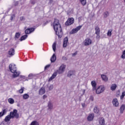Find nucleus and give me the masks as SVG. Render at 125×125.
<instances>
[{"label": "nucleus", "mask_w": 125, "mask_h": 125, "mask_svg": "<svg viewBox=\"0 0 125 125\" xmlns=\"http://www.w3.org/2000/svg\"><path fill=\"white\" fill-rule=\"evenodd\" d=\"M53 27L54 31L56 32L57 36H58L59 38H62L63 32H62V28H61V25L59 23V21L58 20L55 19L53 23Z\"/></svg>", "instance_id": "f257e3e1"}, {"label": "nucleus", "mask_w": 125, "mask_h": 125, "mask_svg": "<svg viewBox=\"0 0 125 125\" xmlns=\"http://www.w3.org/2000/svg\"><path fill=\"white\" fill-rule=\"evenodd\" d=\"M9 68L10 72L13 73V77L17 78L20 75V72L17 71V68H16V65L13 64H10L9 65Z\"/></svg>", "instance_id": "f03ea898"}, {"label": "nucleus", "mask_w": 125, "mask_h": 125, "mask_svg": "<svg viewBox=\"0 0 125 125\" xmlns=\"http://www.w3.org/2000/svg\"><path fill=\"white\" fill-rule=\"evenodd\" d=\"M95 90L97 94H100V93L104 92V90H105V86L103 85H100Z\"/></svg>", "instance_id": "7ed1b4c3"}, {"label": "nucleus", "mask_w": 125, "mask_h": 125, "mask_svg": "<svg viewBox=\"0 0 125 125\" xmlns=\"http://www.w3.org/2000/svg\"><path fill=\"white\" fill-rule=\"evenodd\" d=\"M66 69V65L62 64L59 67V69L56 71L58 74H63L65 72Z\"/></svg>", "instance_id": "20e7f679"}, {"label": "nucleus", "mask_w": 125, "mask_h": 125, "mask_svg": "<svg viewBox=\"0 0 125 125\" xmlns=\"http://www.w3.org/2000/svg\"><path fill=\"white\" fill-rule=\"evenodd\" d=\"M10 116L12 117V119L16 118L18 119L19 118V114L17 113V110L14 109L13 111L10 112Z\"/></svg>", "instance_id": "39448f33"}, {"label": "nucleus", "mask_w": 125, "mask_h": 125, "mask_svg": "<svg viewBox=\"0 0 125 125\" xmlns=\"http://www.w3.org/2000/svg\"><path fill=\"white\" fill-rule=\"evenodd\" d=\"M82 28V26L80 25L77 26L76 28L73 29L70 32V35H73V34H76V33H78V31H80Z\"/></svg>", "instance_id": "423d86ee"}, {"label": "nucleus", "mask_w": 125, "mask_h": 125, "mask_svg": "<svg viewBox=\"0 0 125 125\" xmlns=\"http://www.w3.org/2000/svg\"><path fill=\"white\" fill-rule=\"evenodd\" d=\"M75 22V20L73 18H69L65 22V25L66 26H70L72 25Z\"/></svg>", "instance_id": "0eeeda50"}, {"label": "nucleus", "mask_w": 125, "mask_h": 125, "mask_svg": "<svg viewBox=\"0 0 125 125\" xmlns=\"http://www.w3.org/2000/svg\"><path fill=\"white\" fill-rule=\"evenodd\" d=\"M92 42V41L90 39L87 38L84 41V45H86V46L90 45V44H91Z\"/></svg>", "instance_id": "6e6552de"}, {"label": "nucleus", "mask_w": 125, "mask_h": 125, "mask_svg": "<svg viewBox=\"0 0 125 125\" xmlns=\"http://www.w3.org/2000/svg\"><path fill=\"white\" fill-rule=\"evenodd\" d=\"M112 104L114 107H119V101L117 98L113 99L112 101Z\"/></svg>", "instance_id": "1a4fd4ad"}, {"label": "nucleus", "mask_w": 125, "mask_h": 125, "mask_svg": "<svg viewBox=\"0 0 125 125\" xmlns=\"http://www.w3.org/2000/svg\"><path fill=\"white\" fill-rule=\"evenodd\" d=\"M8 54L10 55V56H13V55L15 54V50L14 48H11L10 49L8 52Z\"/></svg>", "instance_id": "9d476101"}, {"label": "nucleus", "mask_w": 125, "mask_h": 125, "mask_svg": "<svg viewBox=\"0 0 125 125\" xmlns=\"http://www.w3.org/2000/svg\"><path fill=\"white\" fill-rule=\"evenodd\" d=\"M94 119V114H90L87 117V120L88 122H91Z\"/></svg>", "instance_id": "9b49d317"}, {"label": "nucleus", "mask_w": 125, "mask_h": 125, "mask_svg": "<svg viewBox=\"0 0 125 125\" xmlns=\"http://www.w3.org/2000/svg\"><path fill=\"white\" fill-rule=\"evenodd\" d=\"M57 74H58V72L57 71L55 72L52 75V76L49 78V82H51L52 80L55 79L56 78V76H57Z\"/></svg>", "instance_id": "f8f14e48"}, {"label": "nucleus", "mask_w": 125, "mask_h": 125, "mask_svg": "<svg viewBox=\"0 0 125 125\" xmlns=\"http://www.w3.org/2000/svg\"><path fill=\"white\" fill-rule=\"evenodd\" d=\"M35 31L34 28H28L25 31V34H31V33H33Z\"/></svg>", "instance_id": "ddd939ff"}, {"label": "nucleus", "mask_w": 125, "mask_h": 125, "mask_svg": "<svg viewBox=\"0 0 125 125\" xmlns=\"http://www.w3.org/2000/svg\"><path fill=\"white\" fill-rule=\"evenodd\" d=\"M95 34L97 35V38H99L100 36H99L100 34V29L99 28V27L96 26L95 27Z\"/></svg>", "instance_id": "4468645a"}, {"label": "nucleus", "mask_w": 125, "mask_h": 125, "mask_svg": "<svg viewBox=\"0 0 125 125\" xmlns=\"http://www.w3.org/2000/svg\"><path fill=\"white\" fill-rule=\"evenodd\" d=\"M91 84L92 86L93 90H96V85H97L96 84V82H95V81H93L91 82Z\"/></svg>", "instance_id": "2eb2a0df"}, {"label": "nucleus", "mask_w": 125, "mask_h": 125, "mask_svg": "<svg viewBox=\"0 0 125 125\" xmlns=\"http://www.w3.org/2000/svg\"><path fill=\"white\" fill-rule=\"evenodd\" d=\"M7 109H4L0 112V118L6 115V113H7Z\"/></svg>", "instance_id": "dca6fc26"}, {"label": "nucleus", "mask_w": 125, "mask_h": 125, "mask_svg": "<svg viewBox=\"0 0 125 125\" xmlns=\"http://www.w3.org/2000/svg\"><path fill=\"white\" fill-rule=\"evenodd\" d=\"M45 93V89L44 88L42 87L39 91V94L40 95H42Z\"/></svg>", "instance_id": "f3484780"}, {"label": "nucleus", "mask_w": 125, "mask_h": 125, "mask_svg": "<svg viewBox=\"0 0 125 125\" xmlns=\"http://www.w3.org/2000/svg\"><path fill=\"white\" fill-rule=\"evenodd\" d=\"M99 122L100 125H105V120L104 119V118H103V117L100 118Z\"/></svg>", "instance_id": "a211bd4d"}, {"label": "nucleus", "mask_w": 125, "mask_h": 125, "mask_svg": "<svg viewBox=\"0 0 125 125\" xmlns=\"http://www.w3.org/2000/svg\"><path fill=\"white\" fill-rule=\"evenodd\" d=\"M68 42V37H65L63 40V47H66L67 46Z\"/></svg>", "instance_id": "6ab92c4d"}, {"label": "nucleus", "mask_w": 125, "mask_h": 125, "mask_svg": "<svg viewBox=\"0 0 125 125\" xmlns=\"http://www.w3.org/2000/svg\"><path fill=\"white\" fill-rule=\"evenodd\" d=\"M117 84L113 83L110 86V90H112V91H114V90H116V88H117Z\"/></svg>", "instance_id": "aec40b11"}, {"label": "nucleus", "mask_w": 125, "mask_h": 125, "mask_svg": "<svg viewBox=\"0 0 125 125\" xmlns=\"http://www.w3.org/2000/svg\"><path fill=\"white\" fill-rule=\"evenodd\" d=\"M51 62L52 63H53L56 61V55H55V54H54L50 59Z\"/></svg>", "instance_id": "412c9836"}, {"label": "nucleus", "mask_w": 125, "mask_h": 125, "mask_svg": "<svg viewBox=\"0 0 125 125\" xmlns=\"http://www.w3.org/2000/svg\"><path fill=\"white\" fill-rule=\"evenodd\" d=\"M125 104H122L121 106L120 109V114H123V113H124V111H125Z\"/></svg>", "instance_id": "4be33fe9"}, {"label": "nucleus", "mask_w": 125, "mask_h": 125, "mask_svg": "<svg viewBox=\"0 0 125 125\" xmlns=\"http://www.w3.org/2000/svg\"><path fill=\"white\" fill-rule=\"evenodd\" d=\"M48 110H52L53 109V104L51 103V102L48 103Z\"/></svg>", "instance_id": "5701e85b"}, {"label": "nucleus", "mask_w": 125, "mask_h": 125, "mask_svg": "<svg viewBox=\"0 0 125 125\" xmlns=\"http://www.w3.org/2000/svg\"><path fill=\"white\" fill-rule=\"evenodd\" d=\"M11 119H12V117L9 114V115H7V116H6L4 119V121H5L4 122H6V123H7V122H9L10 121Z\"/></svg>", "instance_id": "b1692460"}, {"label": "nucleus", "mask_w": 125, "mask_h": 125, "mask_svg": "<svg viewBox=\"0 0 125 125\" xmlns=\"http://www.w3.org/2000/svg\"><path fill=\"white\" fill-rule=\"evenodd\" d=\"M101 78L104 82H108V77L106 75L103 74L101 75Z\"/></svg>", "instance_id": "393cba45"}, {"label": "nucleus", "mask_w": 125, "mask_h": 125, "mask_svg": "<svg viewBox=\"0 0 125 125\" xmlns=\"http://www.w3.org/2000/svg\"><path fill=\"white\" fill-rule=\"evenodd\" d=\"M112 32H113V30L112 29L108 30L107 33V36L108 37H111V36H112Z\"/></svg>", "instance_id": "a878e982"}, {"label": "nucleus", "mask_w": 125, "mask_h": 125, "mask_svg": "<svg viewBox=\"0 0 125 125\" xmlns=\"http://www.w3.org/2000/svg\"><path fill=\"white\" fill-rule=\"evenodd\" d=\"M27 38H28V35H27V34L22 36L21 38V42H22V41H25Z\"/></svg>", "instance_id": "bb28decb"}, {"label": "nucleus", "mask_w": 125, "mask_h": 125, "mask_svg": "<svg viewBox=\"0 0 125 125\" xmlns=\"http://www.w3.org/2000/svg\"><path fill=\"white\" fill-rule=\"evenodd\" d=\"M20 35H21L20 33L19 32L16 33L15 37V40H18V39H19V37H20Z\"/></svg>", "instance_id": "cd10ccee"}, {"label": "nucleus", "mask_w": 125, "mask_h": 125, "mask_svg": "<svg viewBox=\"0 0 125 125\" xmlns=\"http://www.w3.org/2000/svg\"><path fill=\"white\" fill-rule=\"evenodd\" d=\"M74 75V72L73 71H69L67 74V77H71V76Z\"/></svg>", "instance_id": "c85d7f7f"}, {"label": "nucleus", "mask_w": 125, "mask_h": 125, "mask_svg": "<svg viewBox=\"0 0 125 125\" xmlns=\"http://www.w3.org/2000/svg\"><path fill=\"white\" fill-rule=\"evenodd\" d=\"M82 5H85L86 4V0H80Z\"/></svg>", "instance_id": "c756f323"}, {"label": "nucleus", "mask_w": 125, "mask_h": 125, "mask_svg": "<svg viewBox=\"0 0 125 125\" xmlns=\"http://www.w3.org/2000/svg\"><path fill=\"white\" fill-rule=\"evenodd\" d=\"M29 94H24L23 95V99L26 100V99H28V98H29Z\"/></svg>", "instance_id": "7c9ffc66"}, {"label": "nucleus", "mask_w": 125, "mask_h": 125, "mask_svg": "<svg viewBox=\"0 0 125 125\" xmlns=\"http://www.w3.org/2000/svg\"><path fill=\"white\" fill-rule=\"evenodd\" d=\"M8 101L10 104H13L14 103V100L12 98L8 99Z\"/></svg>", "instance_id": "2f4dec72"}, {"label": "nucleus", "mask_w": 125, "mask_h": 125, "mask_svg": "<svg viewBox=\"0 0 125 125\" xmlns=\"http://www.w3.org/2000/svg\"><path fill=\"white\" fill-rule=\"evenodd\" d=\"M93 111L94 113H96V114H98V113H99V109L97 108V107H95L94 108Z\"/></svg>", "instance_id": "473e14b6"}, {"label": "nucleus", "mask_w": 125, "mask_h": 125, "mask_svg": "<svg viewBox=\"0 0 125 125\" xmlns=\"http://www.w3.org/2000/svg\"><path fill=\"white\" fill-rule=\"evenodd\" d=\"M53 87H54L53 84H50L48 86L49 90H52L53 89Z\"/></svg>", "instance_id": "72a5a7b5"}, {"label": "nucleus", "mask_w": 125, "mask_h": 125, "mask_svg": "<svg viewBox=\"0 0 125 125\" xmlns=\"http://www.w3.org/2000/svg\"><path fill=\"white\" fill-rule=\"evenodd\" d=\"M108 16H109V12H108L106 11L104 13V18H107V17Z\"/></svg>", "instance_id": "f704fd0d"}, {"label": "nucleus", "mask_w": 125, "mask_h": 125, "mask_svg": "<svg viewBox=\"0 0 125 125\" xmlns=\"http://www.w3.org/2000/svg\"><path fill=\"white\" fill-rule=\"evenodd\" d=\"M52 48L54 52H55V50H56V42H54L53 44Z\"/></svg>", "instance_id": "c9c22d12"}, {"label": "nucleus", "mask_w": 125, "mask_h": 125, "mask_svg": "<svg viewBox=\"0 0 125 125\" xmlns=\"http://www.w3.org/2000/svg\"><path fill=\"white\" fill-rule=\"evenodd\" d=\"M21 79L23 82H25V81H27V78H26V77L24 76H21Z\"/></svg>", "instance_id": "e433bc0d"}, {"label": "nucleus", "mask_w": 125, "mask_h": 125, "mask_svg": "<svg viewBox=\"0 0 125 125\" xmlns=\"http://www.w3.org/2000/svg\"><path fill=\"white\" fill-rule=\"evenodd\" d=\"M125 91H124L122 93V95L120 97V99H121V100L124 99V97H125Z\"/></svg>", "instance_id": "4c0bfd02"}, {"label": "nucleus", "mask_w": 125, "mask_h": 125, "mask_svg": "<svg viewBox=\"0 0 125 125\" xmlns=\"http://www.w3.org/2000/svg\"><path fill=\"white\" fill-rule=\"evenodd\" d=\"M30 125H39V123L37 121H33L31 123Z\"/></svg>", "instance_id": "58836bf2"}, {"label": "nucleus", "mask_w": 125, "mask_h": 125, "mask_svg": "<svg viewBox=\"0 0 125 125\" xmlns=\"http://www.w3.org/2000/svg\"><path fill=\"white\" fill-rule=\"evenodd\" d=\"M19 92L22 94L24 92V87H21V89L19 90Z\"/></svg>", "instance_id": "ea45409f"}, {"label": "nucleus", "mask_w": 125, "mask_h": 125, "mask_svg": "<svg viewBox=\"0 0 125 125\" xmlns=\"http://www.w3.org/2000/svg\"><path fill=\"white\" fill-rule=\"evenodd\" d=\"M0 125H8V123L6 122L3 121L1 122Z\"/></svg>", "instance_id": "a19ab883"}, {"label": "nucleus", "mask_w": 125, "mask_h": 125, "mask_svg": "<svg viewBox=\"0 0 125 125\" xmlns=\"http://www.w3.org/2000/svg\"><path fill=\"white\" fill-rule=\"evenodd\" d=\"M33 77H34V75H33V74H30L28 75L29 79H32V78H33Z\"/></svg>", "instance_id": "79ce46f5"}, {"label": "nucleus", "mask_w": 125, "mask_h": 125, "mask_svg": "<svg viewBox=\"0 0 125 125\" xmlns=\"http://www.w3.org/2000/svg\"><path fill=\"white\" fill-rule=\"evenodd\" d=\"M89 101H93V97L92 96H91L89 98Z\"/></svg>", "instance_id": "37998d69"}, {"label": "nucleus", "mask_w": 125, "mask_h": 125, "mask_svg": "<svg viewBox=\"0 0 125 125\" xmlns=\"http://www.w3.org/2000/svg\"><path fill=\"white\" fill-rule=\"evenodd\" d=\"M24 20H25V18H24L23 17H21L20 18V21H24Z\"/></svg>", "instance_id": "c03bdc74"}, {"label": "nucleus", "mask_w": 125, "mask_h": 125, "mask_svg": "<svg viewBox=\"0 0 125 125\" xmlns=\"http://www.w3.org/2000/svg\"><path fill=\"white\" fill-rule=\"evenodd\" d=\"M122 58L125 59V53H123V55L121 56Z\"/></svg>", "instance_id": "a18cd8bd"}, {"label": "nucleus", "mask_w": 125, "mask_h": 125, "mask_svg": "<svg viewBox=\"0 0 125 125\" xmlns=\"http://www.w3.org/2000/svg\"><path fill=\"white\" fill-rule=\"evenodd\" d=\"M120 94H121V92H120V91H118L117 92H116V95L117 96H119L120 95Z\"/></svg>", "instance_id": "49530a36"}, {"label": "nucleus", "mask_w": 125, "mask_h": 125, "mask_svg": "<svg viewBox=\"0 0 125 125\" xmlns=\"http://www.w3.org/2000/svg\"><path fill=\"white\" fill-rule=\"evenodd\" d=\"M78 54V52H76L75 53H72V56H76Z\"/></svg>", "instance_id": "de8ad7c7"}, {"label": "nucleus", "mask_w": 125, "mask_h": 125, "mask_svg": "<svg viewBox=\"0 0 125 125\" xmlns=\"http://www.w3.org/2000/svg\"><path fill=\"white\" fill-rule=\"evenodd\" d=\"M49 67H50V64H48V65H46V66H45V69H47V68H49Z\"/></svg>", "instance_id": "09e8293b"}, {"label": "nucleus", "mask_w": 125, "mask_h": 125, "mask_svg": "<svg viewBox=\"0 0 125 125\" xmlns=\"http://www.w3.org/2000/svg\"><path fill=\"white\" fill-rule=\"evenodd\" d=\"M15 17V15H13L11 17V20H13V18H14Z\"/></svg>", "instance_id": "8fccbe9b"}, {"label": "nucleus", "mask_w": 125, "mask_h": 125, "mask_svg": "<svg viewBox=\"0 0 125 125\" xmlns=\"http://www.w3.org/2000/svg\"><path fill=\"white\" fill-rule=\"evenodd\" d=\"M47 96H46V95H44L42 97L43 99H45V98H47Z\"/></svg>", "instance_id": "3c124183"}, {"label": "nucleus", "mask_w": 125, "mask_h": 125, "mask_svg": "<svg viewBox=\"0 0 125 125\" xmlns=\"http://www.w3.org/2000/svg\"><path fill=\"white\" fill-rule=\"evenodd\" d=\"M82 92H83V94H84V93H85V89H83L82 90Z\"/></svg>", "instance_id": "603ef678"}, {"label": "nucleus", "mask_w": 125, "mask_h": 125, "mask_svg": "<svg viewBox=\"0 0 125 125\" xmlns=\"http://www.w3.org/2000/svg\"><path fill=\"white\" fill-rule=\"evenodd\" d=\"M53 2V0H50V3H52Z\"/></svg>", "instance_id": "864d4df0"}, {"label": "nucleus", "mask_w": 125, "mask_h": 125, "mask_svg": "<svg viewBox=\"0 0 125 125\" xmlns=\"http://www.w3.org/2000/svg\"><path fill=\"white\" fill-rule=\"evenodd\" d=\"M17 4H18V2H16L15 3V5H17Z\"/></svg>", "instance_id": "5fc2aeb1"}, {"label": "nucleus", "mask_w": 125, "mask_h": 125, "mask_svg": "<svg viewBox=\"0 0 125 125\" xmlns=\"http://www.w3.org/2000/svg\"><path fill=\"white\" fill-rule=\"evenodd\" d=\"M83 107V104H82Z\"/></svg>", "instance_id": "6e6d98bb"}, {"label": "nucleus", "mask_w": 125, "mask_h": 125, "mask_svg": "<svg viewBox=\"0 0 125 125\" xmlns=\"http://www.w3.org/2000/svg\"><path fill=\"white\" fill-rule=\"evenodd\" d=\"M124 2H125V0H124Z\"/></svg>", "instance_id": "4d7b16f0"}]
</instances>
